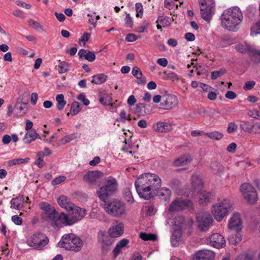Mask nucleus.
Here are the masks:
<instances>
[{"label": "nucleus", "instance_id": "14", "mask_svg": "<svg viewBox=\"0 0 260 260\" xmlns=\"http://www.w3.org/2000/svg\"><path fill=\"white\" fill-rule=\"evenodd\" d=\"M243 228V222L240 214L234 212L229 220L228 228L236 232H240Z\"/></svg>", "mask_w": 260, "mask_h": 260}, {"label": "nucleus", "instance_id": "43", "mask_svg": "<svg viewBox=\"0 0 260 260\" xmlns=\"http://www.w3.org/2000/svg\"><path fill=\"white\" fill-rule=\"evenodd\" d=\"M237 233L232 235L229 238V241L231 243L233 244H236L239 243L242 240V235L239 232H236Z\"/></svg>", "mask_w": 260, "mask_h": 260}, {"label": "nucleus", "instance_id": "41", "mask_svg": "<svg viewBox=\"0 0 260 260\" xmlns=\"http://www.w3.org/2000/svg\"><path fill=\"white\" fill-rule=\"evenodd\" d=\"M140 237L144 241H155L157 239L156 235L151 233H141Z\"/></svg>", "mask_w": 260, "mask_h": 260}, {"label": "nucleus", "instance_id": "64", "mask_svg": "<svg viewBox=\"0 0 260 260\" xmlns=\"http://www.w3.org/2000/svg\"><path fill=\"white\" fill-rule=\"evenodd\" d=\"M125 39L128 42H134L138 39V37L133 34H129L126 36Z\"/></svg>", "mask_w": 260, "mask_h": 260}, {"label": "nucleus", "instance_id": "20", "mask_svg": "<svg viewBox=\"0 0 260 260\" xmlns=\"http://www.w3.org/2000/svg\"><path fill=\"white\" fill-rule=\"evenodd\" d=\"M215 256L214 253L208 250H202L196 253L193 260H212Z\"/></svg>", "mask_w": 260, "mask_h": 260}, {"label": "nucleus", "instance_id": "21", "mask_svg": "<svg viewBox=\"0 0 260 260\" xmlns=\"http://www.w3.org/2000/svg\"><path fill=\"white\" fill-rule=\"evenodd\" d=\"M152 128L158 133H167L171 131L172 125L169 122L159 121L154 124Z\"/></svg>", "mask_w": 260, "mask_h": 260}, {"label": "nucleus", "instance_id": "19", "mask_svg": "<svg viewBox=\"0 0 260 260\" xmlns=\"http://www.w3.org/2000/svg\"><path fill=\"white\" fill-rule=\"evenodd\" d=\"M110 235H108L106 231H100L98 234V241L102 248L107 250L113 243V240Z\"/></svg>", "mask_w": 260, "mask_h": 260}, {"label": "nucleus", "instance_id": "52", "mask_svg": "<svg viewBox=\"0 0 260 260\" xmlns=\"http://www.w3.org/2000/svg\"><path fill=\"white\" fill-rule=\"evenodd\" d=\"M135 9L136 11V17H141L143 13V8L142 4L140 3H136L135 5Z\"/></svg>", "mask_w": 260, "mask_h": 260}, {"label": "nucleus", "instance_id": "32", "mask_svg": "<svg viewBox=\"0 0 260 260\" xmlns=\"http://www.w3.org/2000/svg\"><path fill=\"white\" fill-rule=\"evenodd\" d=\"M182 236V231L179 228L174 231L171 238V242L173 246H177L179 244V242Z\"/></svg>", "mask_w": 260, "mask_h": 260}, {"label": "nucleus", "instance_id": "3", "mask_svg": "<svg viewBox=\"0 0 260 260\" xmlns=\"http://www.w3.org/2000/svg\"><path fill=\"white\" fill-rule=\"evenodd\" d=\"M103 208L108 214L115 217H119L126 214L125 204L117 199L103 201Z\"/></svg>", "mask_w": 260, "mask_h": 260}, {"label": "nucleus", "instance_id": "46", "mask_svg": "<svg viewBox=\"0 0 260 260\" xmlns=\"http://www.w3.org/2000/svg\"><path fill=\"white\" fill-rule=\"evenodd\" d=\"M81 108L78 102H74L71 105V112L73 115L77 114L81 110Z\"/></svg>", "mask_w": 260, "mask_h": 260}, {"label": "nucleus", "instance_id": "9", "mask_svg": "<svg viewBox=\"0 0 260 260\" xmlns=\"http://www.w3.org/2000/svg\"><path fill=\"white\" fill-rule=\"evenodd\" d=\"M240 191L243 198L250 204L255 203L258 199L255 189L253 186L247 183H243L240 187Z\"/></svg>", "mask_w": 260, "mask_h": 260}, {"label": "nucleus", "instance_id": "5", "mask_svg": "<svg viewBox=\"0 0 260 260\" xmlns=\"http://www.w3.org/2000/svg\"><path fill=\"white\" fill-rule=\"evenodd\" d=\"M69 215H61L62 220L64 221V225H71L78 221L81 220L86 214V210L85 209L73 205L70 209Z\"/></svg>", "mask_w": 260, "mask_h": 260}, {"label": "nucleus", "instance_id": "39", "mask_svg": "<svg viewBox=\"0 0 260 260\" xmlns=\"http://www.w3.org/2000/svg\"><path fill=\"white\" fill-rule=\"evenodd\" d=\"M158 194L160 197L162 198V199L167 201L171 195V191L168 188L163 187L160 190Z\"/></svg>", "mask_w": 260, "mask_h": 260}, {"label": "nucleus", "instance_id": "25", "mask_svg": "<svg viewBox=\"0 0 260 260\" xmlns=\"http://www.w3.org/2000/svg\"><path fill=\"white\" fill-rule=\"evenodd\" d=\"M191 187L194 191L199 192L203 186V182L200 176L194 174L191 177Z\"/></svg>", "mask_w": 260, "mask_h": 260}, {"label": "nucleus", "instance_id": "22", "mask_svg": "<svg viewBox=\"0 0 260 260\" xmlns=\"http://www.w3.org/2000/svg\"><path fill=\"white\" fill-rule=\"evenodd\" d=\"M103 176L102 173L99 171H89L84 175L83 179L85 181L92 184Z\"/></svg>", "mask_w": 260, "mask_h": 260}, {"label": "nucleus", "instance_id": "27", "mask_svg": "<svg viewBox=\"0 0 260 260\" xmlns=\"http://www.w3.org/2000/svg\"><path fill=\"white\" fill-rule=\"evenodd\" d=\"M41 139L39 135L37 133L35 129L27 131L24 137V140L25 143H30L35 141L36 139Z\"/></svg>", "mask_w": 260, "mask_h": 260}, {"label": "nucleus", "instance_id": "8", "mask_svg": "<svg viewBox=\"0 0 260 260\" xmlns=\"http://www.w3.org/2000/svg\"><path fill=\"white\" fill-rule=\"evenodd\" d=\"M203 19L209 21L214 13L215 3L212 0H199Z\"/></svg>", "mask_w": 260, "mask_h": 260}, {"label": "nucleus", "instance_id": "54", "mask_svg": "<svg viewBox=\"0 0 260 260\" xmlns=\"http://www.w3.org/2000/svg\"><path fill=\"white\" fill-rule=\"evenodd\" d=\"M145 108V105L144 104L140 103L136 105L135 112L137 113L144 115L146 113L143 112V110Z\"/></svg>", "mask_w": 260, "mask_h": 260}, {"label": "nucleus", "instance_id": "10", "mask_svg": "<svg viewBox=\"0 0 260 260\" xmlns=\"http://www.w3.org/2000/svg\"><path fill=\"white\" fill-rule=\"evenodd\" d=\"M49 242L48 237L43 233L34 234L27 239V244L34 248L41 249L46 245Z\"/></svg>", "mask_w": 260, "mask_h": 260}, {"label": "nucleus", "instance_id": "62", "mask_svg": "<svg viewBox=\"0 0 260 260\" xmlns=\"http://www.w3.org/2000/svg\"><path fill=\"white\" fill-rule=\"evenodd\" d=\"M225 96L226 98L233 100L236 98L237 95L236 93L232 91H228L225 94Z\"/></svg>", "mask_w": 260, "mask_h": 260}, {"label": "nucleus", "instance_id": "59", "mask_svg": "<svg viewBox=\"0 0 260 260\" xmlns=\"http://www.w3.org/2000/svg\"><path fill=\"white\" fill-rule=\"evenodd\" d=\"M125 22L127 27L132 28L133 25V21L132 17H130L129 14H126L125 18Z\"/></svg>", "mask_w": 260, "mask_h": 260}, {"label": "nucleus", "instance_id": "47", "mask_svg": "<svg viewBox=\"0 0 260 260\" xmlns=\"http://www.w3.org/2000/svg\"><path fill=\"white\" fill-rule=\"evenodd\" d=\"M123 197L125 200L130 204H132L134 202L132 192L128 188H126L124 191Z\"/></svg>", "mask_w": 260, "mask_h": 260}, {"label": "nucleus", "instance_id": "61", "mask_svg": "<svg viewBox=\"0 0 260 260\" xmlns=\"http://www.w3.org/2000/svg\"><path fill=\"white\" fill-rule=\"evenodd\" d=\"M12 221L17 225H21L22 223V219L17 215H14L12 217Z\"/></svg>", "mask_w": 260, "mask_h": 260}, {"label": "nucleus", "instance_id": "56", "mask_svg": "<svg viewBox=\"0 0 260 260\" xmlns=\"http://www.w3.org/2000/svg\"><path fill=\"white\" fill-rule=\"evenodd\" d=\"M165 7L169 9H172L174 7L177 8L178 7L177 4H175L174 0H165Z\"/></svg>", "mask_w": 260, "mask_h": 260}, {"label": "nucleus", "instance_id": "48", "mask_svg": "<svg viewBox=\"0 0 260 260\" xmlns=\"http://www.w3.org/2000/svg\"><path fill=\"white\" fill-rule=\"evenodd\" d=\"M260 34V20L253 25L251 28L250 35L252 36Z\"/></svg>", "mask_w": 260, "mask_h": 260}, {"label": "nucleus", "instance_id": "6", "mask_svg": "<svg viewBox=\"0 0 260 260\" xmlns=\"http://www.w3.org/2000/svg\"><path fill=\"white\" fill-rule=\"evenodd\" d=\"M233 204L229 199H224L220 202L214 204L211 208V212L215 219L219 222L228 215L232 209Z\"/></svg>", "mask_w": 260, "mask_h": 260}, {"label": "nucleus", "instance_id": "44", "mask_svg": "<svg viewBox=\"0 0 260 260\" xmlns=\"http://www.w3.org/2000/svg\"><path fill=\"white\" fill-rule=\"evenodd\" d=\"M240 127L244 132L250 133L252 131L253 126L249 121H243L240 125Z\"/></svg>", "mask_w": 260, "mask_h": 260}, {"label": "nucleus", "instance_id": "28", "mask_svg": "<svg viewBox=\"0 0 260 260\" xmlns=\"http://www.w3.org/2000/svg\"><path fill=\"white\" fill-rule=\"evenodd\" d=\"M129 241L126 239H122L119 241L114 248L113 253L114 258H116L121 251L122 248L125 247L128 243Z\"/></svg>", "mask_w": 260, "mask_h": 260}, {"label": "nucleus", "instance_id": "38", "mask_svg": "<svg viewBox=\"0 0 260 260\" xmlns=\"http://www.w3.org/2000/svg\"><path fill=\"white\" fill-rule=\"evenodd\" d=\"M39 207L43 211L42 214H46L47 213L50 212V211H52L55 209V208L51 205L44 202L40 203L39 204Z\"/></svg>", "mask_w": 260, "mask_h": 260}, {"label": "nucleus", "instance_id": "11", "mask_svg": "<svg viewBox=\"0 0 260 260\" xmlns=\"http://www.w3.org/2000/svg\"><path fill=\"white\" fill-rule=\"evenodd\" d=\"M46 214H42V219L48 222L53 227H58L61 225H64V221L62 220L61 215L63 212L58 213L55 209Z\"/></svg>", "mask_w": 260, "mask_h": 260}, {"label": "nucleus", "instance_id": "30", "mask_svg": "<svg viewBox=\"0 0 260 260\" xmlns=\"http://www.w3.org/2000/svg\"><path fill=\"white\" fill-rule=\"evenodd\" d=\"M24 200L23 196L13 198L10 202L11 208L16 210H20L23 206Z\"/></svg>", "mask_w": 260, "mask_h": 260}, {"label": "nucleus", "instance_id": "18", "mask_svg": "<svg viewBox=\"0 0 260 260\" xmlns=\"http://www.w3.org/2000/svg\"><path fill=\"white\" fill-rule=\"evenodd\" d=\"M177 97L173 94H168L162 96L161 105L165 110L171 109L178 104Z\"/></svg>", "mask_w": 260, "mask_h": 260}, {"label": "nucleus", "instance_id": "57", "mask_svg": "<svg viewBox=\"0 0 260 260\" xmlns=\"http://www.w3.org/2000/svg\"><path fill=\"white\" fill-rule=\"evenodd\" d=\"M238 126L234 122H230L227 128V131L229 133H233L237 130Z\"/></svg>", "mask_w": 260, "mask_h": 260}, {"label": "nucleus", "instance_id": "53", "mask_svg": "<svg viewBox=\"0 0 260 260\" xmlns=\"http://www.w3.org/2000/svg\"><path fill=\"white\" fill-rule=\"evenodd\" d=\"M84 58L88 61L92 62L95 59V55L93 52L86 50Z\"/></svg>", "mask_w": 260, "mask_h": 260}, {"label": "nucleus", "instance_id": "24", "mask_svg": "<svg viewBox=\"0 0 260 260\" xmlns=\"http://www.w3.org/2000/svg\"><path fill=\"white\" fill-rule=\"evenodd\" d=\"M27 111V105L25 103L17 102L14 108V114L15 117L24 116Z\"/></svg>", "mask_w": 260, "mask_h": 260}, {"label": "nucleus", "instance_id": "35", "mask_svg": "<svg viewBox=\"0 0 260 260\" xmlns=\"http://www.w3.org/2000/svg\"><path fill=\"white\" fill-rule=\"evenodd\" d=\"M107 76L103 74H99L92 76V83L96 84H100L107 80Z\"/></svg>", "mask_w": 260, "mask_h": 260}, {"label": "nucleus", "instance_id": "58", "mask_svg": "<svg viewBox=\"0 0 260 260\" xmlns=\"http://www.w3.org/2000/svg\"><path fill=\"white\" fill-rule=\"evenodd\" d=\"M78 100L82 101L84 105L87 106L89 104L90 102L86 98L85 95L84 93H81L80 94L78 97Z\"/></svg>", "mask_w": 260, "mask_h": 260}, {"label": "nucleus", "instance_id": "34", "mask_svg": "<svg viewBox=\"0 0 260 260\" xmlns=\"http://www.w3.org/2000/svg\"><path fill=\"white\" fill-rule=\"evenodd\" d=\"M132 74L139 80L138 81V84H144L145 83L146 80L142 78V73L138 67H135L133 69Z\"/></svg>", "mask_w": 260, "mask_h": 260}, {"label": "nucleus", "instance_id": "40", "mask_svg": "<svg viewBox=\"0 0 260 260\" xmlns=\"http://www.w3.org/2000/svg\"><path fill=\"white\" fill-rule=\"evenodd\" d=\"M100 102L101 104H102L104 105H109L111 103L112 98L108 94H102L100 95Z\"/></svg>", "mask_w": 260, "mask_h": 260}, {"label": "nucleus", "instance_id": "45", "mask_svg": "<svg viewBox=\"0 0 260 260\" xmlns=\"http://www.w3.org/2000/svg\"><path fill=\"white\" fill-rule=\"evenodd\" d=\"M28 24L38 31H43V27L39 22L35 21L32 19L28 20Z\"/></svg>", "mask_w": 260, "mask_h": 260}, {"label": "nucleus", "instance_id": "12", "mask_svg": "<svg viewBox=\"0 0 260 260\" xmlns=\"http://www.w3.org/2000/svg\"><path fill=\"white\" fill-rule=\"evenodd\" d=\"M213 219L208 212L199 213L197 216L199 228L202 231H206L212 225Z\"/></svg>", "mask_w": 260, "mask_h": 260}, {"label": "nucleus", "instance_id": "15", "mask_svg": "<svg viewBox=\"0 0 260 260\" xmlns=\"http://www.w3.org/2000/svg\"><path fill=\"white\" fill-rule=\"evenodd\" d=\"M192 203L190 200H183L182 199H176L170 205L169 210L170 212H174L182 210L185 208H191Z\"/></svg>", "mask_w": 260, "mask_h": 260}, {"label": "nucleus", "instance_id": "51", "mask_svg": "<svg viewBox=\"0 0 260 260\" xmlns=\"http://www.w3.org/2000/svg\"><path fill=\"white\" fill-rule=\"evenodd\" d=\"M226 73V70L225 69H220L218 71H213L211 73V79L212 80L216 79L218 77Z\"/></svg>", "mask_w": 260, "mask_h": 260}, {"label": "nucleus", "instance_id": "37", "mask_svg": "<svg viewBox=\"0 0 260 260\" xmlns=\"http://www.w3.org/2000/svg\"><path fill=\"white\" fill-rule=\"evenodd\" d=\"M30 160V158L29 157H26L25 158H17L10 160L8 162V165L9 166L11 167L16 165H20L23 164H26L29 162Z\"/></svg>", "mask_w": 260, "mask_h": 260}, {"label": "nucleus", "instance_id": "16", "mask_svg": "<svg viewBox=\"0 0 260 260\" xmlns=\"http://www.w3.org/2000/svg\"><path fill=\"white\" fill-rule=\"evenodd\" d=\"M207 241L211 246L216 248H220L225 245L224 237L218 233L212 234L207 239Z\"/></svg>", "mask_w": 260, "mask_h": 260}, {"label": "nucleus", "instance_id": "63", "mask_svg": "<svg viewBox=\"0 0 260 260\" xmlns=\"http://www.w3.org/2000/svg\"><path fill=\"white\" fill-rule=\"evenodd\" d=\"M156 62L159 65L163 67H166L168 63L167 59L165 58H159L157 60Z\"/></svg>", "mask_w": 260, "mask_h": 260}, {"label": "nucleus", "instance_id": "26", "mask_svg": "<svg viewBox=\"0 0 260 260\" xmlns=\"http://www.w3.org/2000/svg\"><path fill=\"white\" fill-rule=\"evenodd\" d=\"M57 202L61 207L64 208L67 211H69L74 205L67 197L63 195L60 196L58 198Z\"/></svg>", "mask_w": 260, "mask_h": 260}, {"label": "nucleus", "instance_id": "29", "mask_svg": "<svg viewBox=\"0 0 260 260\" xmlns=\"http://www.w3.org/2000/svg\"><path fill=\"white\" fill-rule=\"evenodd\" d=\"M210 169L212 172L215 175H221L224 172L223 166L220 163L216 161L211 162L210 164Z\"/></svg>", "mask_w": 260, "mask_h": 260}, {"label": "nucleus", "instance_id": "23", "mask_svg": "<svg viewBox=\"0 0 260 260\" xmlns=\"http://www.w3.org/2000/svg\"><path fill=\"white\" fill-rule=\"evenodd\" d=\"M192 159V157L190 154L186 153L175 159L173 165L176 167L183 166L190 163Z\"/></svg>", "mask_w": 260, "mask_h": 260}, {"label": "nucleus", "instance_id": "36", "mask_svg": "<svg viewBox=\"0 0 260 260\" xmlns=\"http://www.w3.org/2000/svg\"><path fill=\"white\" fill-rule=\"evenodd\" d=\"M57 102L56 107L58 110H62L66 104V101L64 99V95L62 94H59L56 96Z\"/></svg>", "mask_w": 260, "mask_h": 260}, {"label": "nucleus", "instance_id": "33", "mask_svg": "<svg viewBox=\"0 0 260 260\" xmlns=\"http://www.w3.org/2000/svg\"><path fill=\"white\" fill-rule=\"evenodd\" d=\"M173 21V19L168 16H159L156 21V23H160L162 24L163 27H167L169 26Z\"/></svg>", "mask_w": 260, "mask_h": 260}, {"label": "nucleus", "instance_id": "50", "mask_svg": "<svg viewBox=\"0 0 260 260\" xmlns=\"http://www.w3.org/2000/svg\"><path fill=\"white\" fill-rule=\"evenodd\" d=\"M150 23L147 21L144 20L142 23L141 25L138 27L137 31L139 32H147L148 27Z\"/></svg>", "mask_w": 260, "mask_h": 260}, {"label": "nucleus", "instance_id": "2", "mask_svg": "<svg viewBox=\"0 0 260 260\" xmlns=\"http://www.w3.org/2000/svg\"><path fill=\"white\" fill-rule=\"evenodd\" d=\"M243 20V15L237 7H234L225 10L221 16V25L230 31H235L237 26Z\"/></svg>", "mask_w": 260, "mask_h": 260}, {"label": "nucleus", "instance_id": "17", "mask_svg": "<svg viewBox=\"0 0 260 260\" xmlns=\"http://www.w3.org/2000/svg\"><path fill=\"white\" fill-rule=\"evenodd\" d=\"M123 224L122 222L115 221L109 228L108 235L112 238L118 237L123 234Z\"/></svg>", "mask_w": 260, "mask_h": 260}, {"label": "nucleus", "instance_id": "42", "mask_svg": "<svg viewBox=\"0 0 260 260\" xmlns=\"http://www.w3.org/2000/svg\"><path fill=\"white\" fill-rule=\"evenodd\" d=\"M204 134L212 139L220 140L223 138V134L219 132L214 131L210 133H204Z\"/></svg>", "mask_w": 260, "mask_h": 260}, {"label": "nucleus", "instance_id": "55", "mask_svg": "<svg viewBox=\"0 0 260 260\" xmlns=\"http://www.w3.org/2000/svg\"><path fill=\"white\" fill-rule=\"evenodd\" d=\"M66 179V177L64 176H60L53 179L51 183L53 185H58L64 181Z\"/></svg>", "mask_w": 260, "mask_h": 260}, {"label": "nucleus", "instance_id": "7", "mask_svg": "<svg viewBox=\"0 0 260 260\" xmlns=\"http://www.w3.org/2000/svg\"><path fill=\"white\" fill-rule=\"evenodd\" d=\"M117 186L116 180L113 177H109L106 180V185L97 190L98 197L102 201H105L108 199L109 196L117 190Z\"/></svg>", "mask_w": 260, "mask_h": 260}, {"label": "nucleus", "instance_id": "13", "mask_svg": "<svg viewBox=\"0 0 260 260\" xmlns=\"http://www.w3.org/2000/svg\"><path fill=\"white\" fill-rule=\"evenodd\" d=\"M236 49L238 52L242 53H248L250 55L255 58L256 62L260 61V51L256 50L248 43L239 44L236 46Z\"/></svg>", "mask_w": 260, "mask_h": 260}, {"label": "nucleus", "instance_id": "60", "mask_svg": "<svg viewBox=\"0 0 260 260\" xmlns=\"http://www.w3.org/2000/svg\"><path fill=\"white\" fill-rule=\"evenodd\" d=\"M255 84V83L253 81H247L245 83V84L244 86V89L246 90H250L253 88Z\"/></svg>", "mask_w": 260, "mask_h": 260}, {"label": "nucleus", "instance_id": "1", "mask_svg": "<svg viewBox=\"0 0 260 260\" xmlns=\"http://www.w3.org/2000/svg\"><path fill=\"white\" fill-rule=\"evenodd\" d=\"M136 191L141 198L149 200L161 186V179L155 174L146 173L141 175L135 182Z\"/></svg>", "mask_w": 260, "mask_h": 260}, {"label": "nucleus", "instance_id": "31", "mask_svg": "<svg viewBox=\"0 0 260 260\" xmlns=\"http://www.w3.org/2000/svg\"><path fill=\"white\" fill-rule=\"evenodd\" d=\"M213 197V194L210 192L202 191L199 194V203L201 204L210 202Z\"/></svg>", "mask_w": 260, "mask_h": 260}, {"label": "nucleus", "instance_id": "4", "mask_svg": "<svg viewBox=\"0 0 260 260\" xmlns=\"http://www.w3.org/2000/svg\"><path fill=\"white\" fill-rule=\"evenodd\" d=\"M82 245V240L73 234L64 235L58 243V247L74 251L80 250Z\"/></svg>", "mask_w": 260, "mask_h": 260}, {"label": "nucleus", "instance_id": "49", "mask_svg": "<svg viewBox=\"0 0 260 260\" xmlns=\"http://www.w3.org/2000/svg\"><path fill=\"white\" fill-rule=\"evenodd\" d=\"M69 70V64L63 61L60 62L58 65V72L59 74H63Z\"/></svg>", "mask_w": 260, "mask_h": 260}]
</instances>
